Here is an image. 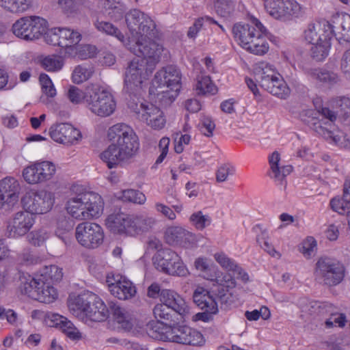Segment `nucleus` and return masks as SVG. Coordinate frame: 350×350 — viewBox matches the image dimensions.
<instances>
[{
  "label": "nucleus",
  "instance_id": "obj_1",
  "mask_svg": "<svg viewBox=\"0 0 350 350\" xmlns=\"http://www.w3.org/2000/svg\"><path fill=\"white\" fill-rule=\"evenodd\" d=\"M107 137L110 145L100 154V159L109 169L129 163L139 149V138L135 131L125 124L110 127Z\"/></svg>",
  "mask_w": 350,
  "mask_h": 350
},
{
  "label": "nucleus",
  "instance_id": "obj_2",
  "mask_svg": "<svg viewBox=\"0 0 350 350\" xmlns=\"http://www.w3.org/2000/svg\"><path fill=\"white\" fill-rule=\"evenodd\" d=\"M211 291L202 286H198L193 294V302L199 308H207L212 312H217V301L221 304L230 305L234 302L231 291L237 283L230 273H221L215 279Z\"/></svg>",
  "mask_w": 350,
  "mask_h": 350
},
{
  "label": "nucleus",
  "instance_id": "obj_3",
  "mask_svg": "<svg viewBox=\"0 0 350 350\" xmlns=\"http://www.w3.org/2000/svg\"><path fill=\"white\" fill-rule=\"evenodd\" d=\"M250 24L237 23L232 29L234 40L244 49L257 55L267 53L269 45L264 36L267 29L256 18L252 17Z\"/></svg>",
  "mask_w": 350,
  "mask_h": 350
},
{
  "label": "nucleus",
  "instance_id": "obj_4",
  "mask_svg": "<svg viewBox=\"0 0 350 350\" xmlns=\"http://www.w3.org/2000/svg\"><path fill=\"white\" fill-rule=\"evenodd\" d=\"M109 314L123 330L130 331L133 328V318L129 312L112 301L108 302L107 307L98 296L96 301L90 304L84 315L92 321L100 322L107 319Z\"/></svg>",
  "mask_w": 350,
  "mask_h": 350
},
{
  "label": "nucleus",
  "instance_id": "obj_5",
  "mask_svg": "<svg viewBox=\"0 0 350 350\" xmlns=\"http://www.w3.org/2000/svg\"><path fill=\"white\" fill-rule=\"evenodd\" d=\"M101 196L94 192H84L71 198L66 203L67 212L79 220L98 217L103 211Z\"/></svg>",
  "mask_w": 350,
  "mask_h": 350
},
{
  "label": "nucleus",
  "instance_id": "obj_6",
  "mask_svg": "<svg viewBox=\"0 0 350 350\" xmlns=\"http://www.w3.org/2000/svg\"><path fill=\"white\" fill-rule=\"evenodd\" d=\"M154 70L153 61L146 58L135 57L131 61L124 74V86L123 90L129 95L135 96L142 88L143 81Z\"/></svg>",
  "mask_w": 350,
  "mask_h": 350
},
{
  "label": "nucleus",
  "instance_id": "obj_7",
  "mask_svg": "<svg viewBox=\"0 0 350 350\" xmlns=\"http://www.w3.org/2000/svg\"><path fill=\"white\" fill-rule=\"evenodd\" d=\"M181 73L174 66H168L158 71L152 80V85L158 92L163 93L166 103H172L181 88Z\"/></svg>",
  "mask_w": 350,
  "mask_h": 350
},
{
  "label": "nucleus",
  "instance_id": "obj_8",
  "mask_svg": "<svg viewBox=\"0 0 350 350\" xmlns=\"http://www.w3.org/2000/svg\"><path fill=\"white\" fill-rule=\"evenodd\" d=\"M116 106V102L109 92L98 85L87 88L86 107L95 115L109 116L114 112Z\"/></svg>",
  "mask_w": 350,
  "mask_h": 350
},
{
  "label": "nucleus",
  "instance_id": "obj_9",
  "mask_svg": "<svg viewBox=\"0 0 350 350\" xmlns=\"http://www.w3.org/2000/svg\"><path fill=\"white\" fill-rule=\"evenodd\" d=\"M345 275L342 264L334 258L321 257L316 263L315 276L320 282L327 286L338 284Z\"/></svg>",
  "mask_w": 350,
  "mask_h": 350
},
{
  "label": "nucleus",
  "instance_id": "obj_10",
  "mask_svg": "<svg viewBox=\"0 0 350 350\" xmlns=\"http://www.w3.org/2000/svg\"><path fill=\"white\" fill-rule=\"evenodd\" d=\"M125 21L127 28L134 39L156 35V25L154 21L146 14L138 9H133L126 12Z\"/></svg>",
  "mask_w": 350,
  "mask_h": 350
},
{
  "label": "nucleus",
  "instance_id": "obj_11",
  "mask_svg": "<svg viewBox=\"0 0 350 350\" xmlns=\"http://www.w3.org/2000/svg\"><path fill=\"white\" fill-rule=\"evenodd\" d=\"M55 198L53 193L46 190L27 192L21 198L24 209L31 214H44L53 207Z\"/></svg>",
  "mask_w": 350,
  "mask_h": 350
},
{
  "label": "nucleus",
  "instance_id": "obj_12",
  "mask_svg": "<svg viewBox=\"0 0 350 350\" xmlns=\"http://www.w3.org/2000/svg\"><path fill=\"white\" fill-rule=\"evenodd\" d=\"M271 68L259 66L256 72V80L260 83L262 88L271 94L280 98H286L290 94V89L285 81L281 77H277L273 74Z\"/></svg>",
  "mask_w": 350,
  "mask_h": 350
},
{
  "label": "nucleus",
  "instance_id": "obj_13",
  "mask_svg": "<svg viewBox=\"0 0 350 350\" xmlns=\"http://www.w3.org/2000/svg\"><path fill=\"white\" fill-rule=\"evenodd\" d=\"M75 237L78 243L83 247L95 249L103 243L104 231L100 225L85 221L77 226Z\"/></svg>",
  "mask_w": 350,
  "mask_h": 350
},
{
  "label": "nucleus",
  "instance_id": "obj_14",
  "mask_svg": "<svg viewBox=\"0 0 350 350\" xmlns=\"http://www.w3.org/2000/svg\"><path fill=\"white\" fill-rule=\"evenodd\" d=\"M129 107L136 114L137 118L145 122L154 129H162L165 124L163 112L151 103H134L129 101Z\"/></svg>",
  "mask_w": 350,
  "mask_h": 350
},
{
  "label": "nucleus",
  "instance_id": "obj_15",
  "mask_svg": "<svg viewBox=\"0 0 350 350\" xmlns=\"http://www.w3.org/2000/svg\"><path fill=\"white\" fill-rule=\"evenodd\" d=\"M20 185L12 177H6L0 181V208L8 213L18 206Z\"/></svg>",
  "mask_w": 350,
  "mask_h": 350
},
{
  "label": "nucleus",
  "instance_id": "obj_16",
  "mask_svg": "<svg viewBox=\"0 0 350 350\" xmlns=\"http://www.w3.org/2000/svg\"><path fill=\"white\" fill-rule=\"evenodd\" d=\"M269 14L275 18L283 16H297L301 12L300 5L295 0H263Z\"/></svg>",
  "mask_w": 350,
  "mask_h": 350
},
{
  "label": "nucleus",
  "instance_id": "obj_17",
  "mask_svg": "<svg viewBox=\"0 0 350 350\" xmlns=\"http://www.w3.org/2000/svg\"><path fill=\"white\" fill-rule=\"evenodd\" d=\"M50 136L55 142L72 145L81 138V133L68 123H60L51 126Z\"/></svg>",
  "mask_w": 350,
  "mask_h": 350
},
{
  "label": "nucleus",
  "instance_id": "obj_18",
  "mask_svg": "<svg viewBox=\"0 0 350 350\" xmlns=\"http://www.w3.org/2000/svg\"><path fill=\"white\" fill-rule=\"evenodd\" d=\"M334 27L332 24L325 20L310 23L304 31L305 40L311 44L323 42V37L331 40L334 34Z\"/></svg>",
  "mask_w": 350,
  "mask_h": 350
},
{
  "label": "nucleus",
  "instance_id": "obj_19",
  "mask_svg": "<svg viewBox=\"0 0 350 350\" xmlns=\"http://www.w3.org/2000/svg\"><path fill=\"white\" fill-rule=\"evenodd\" d=\"M34 221V217L26 211L15 213L8 225L9 237H16L25 235L31 228Z\"/></svg>",
  "mask_w": 350,
  "mask_h": 350
},
{
  "label": "nucleus",
  "instance_id": "obj_20",
  "mask_svg": "<svg viewBox=\"0 0 350 350\" xmlns=\"http://www.w3.org/2000/svg\"><path fill=\"white\" fill-rule=\"evenodd\" d=\"M155 37H140L135 38V45L133 48V53L137 57L146 58L148 61H153L156 64V57L159 56V46L152 38Z\"/></svg>",
  "mask_w": 350,
  "mask_h": 350
},
{
  "label": "nucleus",
  "instance_id": "obj_21",
  "mask_svg": "<svg viewBox=\"0 0 350 350\" xmlns=\"http://www.w3.org/2000/svg\"><path fill=\"white\" fill-rule=\"evenodd\" d=\"M165 242L170 245H180L188 247L196 241L193 234L178 226H172L166 229L164 234Z\"/></svg>",
  "mask_w": 350,
  "mask_h": 350
},
{
  "label": "nucleus",
  "instance_id": "obj_22",
  "mask_svg": "<svg viewBox=\"0 0 350 350\" xmlns=\"http://www.w3.org/2000/svg\"><path fill=\"white\" fill-rule=\"evenodd\" d=\"M105 225L114 234L129 235L131 215L122 212L110 214L105 219Z\"/></svg>",
  "mask_w": 350,
  "mask_h": 350
},
{
  "label": "nucleus",
  "instance_id": "obj_23",
  "mask_svg": "<svg viewBox=\"0 0 350 350\" xmlns=\"http://www.w3.org/2000/svg\"><path fill=\"white\" fill-rule=\"evenodd\" d=\"M160 297L162 304L174 310L180 317L189 313V307L185 301L175 291L163 289Z\"/></svg>",
  "mask_w": 350,
  "mask_h": 350
},
{
  "label": "nucleus",
  "instance_id": "obj_24",
  "mask_svg": "<svg viewBox=\"0 0 350 350\" xmlns=\"http://www.w3.org/2000/svg\"><path fill=\"white\" fill-rule=\"evenodd\" d=\"M97 295L90 291H85L70 299L68 302L70 310L74 315L85 314L90 304L96 301Z\"/></svg>",
  "mask_w": 350,
  "mask_h": 350
},
{
  "label": "nucleus",
  "instance_id": "obj_25",
  "mask_svg": "<svg viewBox=\"0 0 350 350\" xmlns=\"http://www.w3.org/2000/svg\"><path fill=\"white\" fill-rule=\"evenodd\" d=\"M49 318L52 323L50 326L59 329L70 339L79 340L81 338L80 332L67 318L58 314H52Z\"/></svg>",
  "mask_w": 350,
  "mask_h": 350
},
{
  "label": "nucleus",
  "instance_id": "obj_26",
  "mask_svg": "<svg viewBox=\"0 0 350 350\" xmlns=\"http://www.w3.org/2000/svg\"><path fill=\"white\" fill-rule=\"evenodd\" d=\"M109 291L115 297L121 300L131 299L136 293L135 286L125 278L117 280L116 284H109Z\"/></svg>",
  "mask_w": 350,
  "mask_h": 350
},
{
  "label": "nucleus",
  "instance_id": "obj_27",
  "mask_svg": "<svg viewBox=\"0 0 350 350\" xmlns=\"http://www.w3.org/2000/svg\"><path fill=\"white\" fill-rule=\"evenodd\" d=\"M178 255L170 248L159 250L154 256V264L157 269L167 273L168 268L172 267V264L178 260Z\"/></svg>",
  "mask_w": 350,
  "mask_h": 350
},
{
  "label": "nucleus",
  "instance_id": "obj_28",
  "mask_svg": "<svg viewBox=\"0 0 350 350\" xmlns=\"http://www.w3.org/2000/svg\"><path fill=\"white\" fill-rule=\"evenodd\" d=\"M156 224V219L152 217L144 215H131V225L129 228V236H135L139 233L151 230Z\"/></svg>",
  "mask_w": 350,
  "mask_h": 350
},
{
  "label": "nucleus",
  "instance_id": "obj_29",
  "mask_svg": "<svg viewBox=\"0 0 350 350\" xmlns=\"http://www.w3.org/2000/svg\"><path fill=\"white\" fill-rule=\"evenodd\" d=\"M215 258L217 262L224 268L227 269L228 271H232L234 275H231L234 280L235 277L237 279H241L243 282H246L249 280V276L243 269L240 267L235 262L224 254H216ZM232 275L231 273H230Z\"/></svg>",
  "mask_w": 350,
  "mask_h": 350
},
{
  "label": "nucleus",
  "instance_id": "obj_30",
  "mask_svg": "<svg viewBox=\"0 0 350 350\" xmlns=\"http://www.w3.org/2000/svg\"><path fill=\"white\" fill-rule=\"evenodd\" d=\"M96 29L102 34L113 37L123 44H125L126 39L120 29L113 23L98 18L94 22Z\"/></svg>",
  "mask_w": 350,
  "mask_h": 350
},
{
  "label": "nucleus",
  "instance_id": "obj_31",
  "mask_svg": "<svg viewBox=\"0 0 350 350\" xmlns=\"http://www.w3.org/2000/svg\"><path fill=\"white\" fill-rule=\"evenodd\" d=\"M153 313L158 321L167 327L175 325L176 321L179 320L178 318L175 319L176 317L180 316L178 312L162 303L154 306Z\"/></svg>",
  "mask_w": 350,
  "mask_h": 350
},
{
  "label": "nucleus",
  "instance_id": "obj_32",
  "mask_svg": "<svg viewBox=\"0 0 350 350\" xmlns=\"http://www.w3.org/2000/svg\"><path fill=\"white\" fill-rule=\"evenodd\" d=\"M336 105L338 109L336 112L330 110L329 108L322 107L320 113L331 122H334L336 119L337 114L345 116L350 113V98L342 97L336 100Z\"/></svg>",
  "mask_w": 350,
  "mask_h": 350
},
{
  "label": "nucleus",
  "instance_id": "obj_33",
  "mask_svg": "<svg viewBox=\"0 0 350 350\" xmlns=\"http://www.w3.org/2000/svg\"><path fill=\"white\" fill-rule=\"evenodd\" d=\"M21 284L19 288L23 294L27 295L30 298L35 299L38 297V292L43 285V281L36 280L31 275L20 278Z\"/></svg>",
  "mask_w": 350,
  "mask_h": 350
},
{
  "label": "nucleus",
  "instance_id": "obj_34",
  "mask_svg": "<svg viewBox=\"0 0 350 350\" xmlns=\"http://www.w3.org/2000/svg\"><path fill=\"white\" fill-rule=\"evenodd\" d=\"M60 47L73 50L74 47L81 40L79 32L69 28H59Z\"/></svg>",
  "mask_w": 350,
  "mask_h": 350
},
{
  "label": "nucleus",
  "instance_id": "obj_35",
  "mask_svg": "<svg viewBox=\"0 0 350 350\" xmlns=\"http://www.w3.org/2000/svg\"><path fill=\"white\" fill-rule=\"evenodd\" d=\"M308 75L327 85H333L339 81L336 73L323 69L310 68L306 70Z\"/></svg>",
  "mask_w": 350,
  "mask_h": 350
},
{
  "label": "nucleus",
  "instance_id": "obj_36",
  "mask_svg": "<svg viewBox=\"0 0 350 350\" xmlns=\"http://www.w3.org/2000/svg\"><path fill=\"white\" fill-rule=\"evenodd\" d=\"M330 206L333 211L339 214L344 215L350 210V183H345L342 198H334L330 201Z\"/></svg>",
  "mask_w": 350,
  "mask_h": 350
},
{
  "label": "nucleus",
  "instance_id": "obj_37",
  "mask_svg": "<svg viewBox=\"0 0 350 350\" xmlns=\"http://www.w3.org/2000/svg\"><path fill=\"white\" fill-rule=\"evenodd\" d=\"M337 21L334 22L336 23L337 26L334 25V29L338 31V33L340 34L336 39L341 44L342 41L349 42H350V15L348 14H344L341 16H338L336 18Z\"/></svg>",
  "mask_w": 350,
  "mask_h": 350
},
{
  "label": "nucleus",
  "instance_id": "obj_38",
  "mask_svg": "<svg viewBox=\"0 0 350 350\" xmlns=\"http://www.w3.org/2000/svg\"><path fill=\"white\" fill-rule=\"evenodd\" d=\"M169 327L170 328V331L168 332L167 337L170 341L187 345L188 339L187 336L189 333V330H190V327L178 325L177 321H176L175 325H172Z\"/></svg>",
  "mask_w": 350,
  "mask_h": 350
},
{
  "label": "nucleus",
  "instance_id": "obj_39",
  "mask_svg": "<svg viewBox=\"0 0 350 350\" xmlns=\"http://www.w3.org/2000/svg\"><path fill=\"white\" fill-rule=\"evenodd\" d=\"M31 18L29 16H23L18 19L12 25V31L13 33L18 38L23 40H30V27Z\"/></svg>",
  "mask_w": 350,
  "mask_h": 350
},
{
  "label": "nucleus",
  "instance_id": "obj_40",
  "mask_svg": "<svg viewBox=\"0 0 350 350\" xmlns=\"http://www.w3.org/2000/svg\"><path fill=\"white\" fill-rule=\"evenodd\" d=\"M31 31H30V40L38 39L41 36H44L48 28L47 21L40 16H31Z\"/></svg>",
  "mask_w": 350,
  "mask_h": 350
},
{
  "label": "nucleus",
  "instance_id": "obj_41",
  "mask_svg": "<svg viewBox=\"0 0 350 350\" xmlns=\"http://www.w3.org/2000/svg\"><path fill=\"white\" fill-rule=\"evenodd\" d=\"M324 41L312 44L310 49V55L313 59L317 62L324 60L328 55L331 46V40L323 37Z\"/></svg>",
  "mask_w": 350,
  "mask_h": 350
},
{
  "label": "nucleus",
  "instance_id": "obj_42",
  "mask_svg": "<svg viewBox=\"0 0 350 350\" xmlns=\"http://www.w3.org/2000/svg\"><path fill=\"white\" fill-rule=\"evenodd\" d=\"M196 83V90L198 94H215L217 92V88L213 83L209 76L200 75L198 76Z\"/></svg>",
  "mask_w": 350,
  "mask_h": 350
},
{
  "label": "nucleus",
  "instance_id": "obj_43",
  "mask_svg": "<svg viewBox=\"0 0 350 350\" xmlns=\"http://www.w3.org/2000/svg\"><path fill=\"white\" fill-rule=\"evenodd\" d=\"M214 7L217 15L228 18L233 13L234 5L232 0H215Z\"/></svg>",
  "mask_w": 350,
  "mask_h": 350
},
{
  "label": "nucleus",
  "instance_id": "obj_44",
  "mask_svg": "<svg viewBox=\"0 0 350 350\" xmlns=\"http://www.w3.org/2000/svg\"><path fill=\"white\" fill-rule=\"evenodd\" d=\"M297 305L301 310L302 317H312L317 314L319 306L318 301L310 300L306 297L300 298Z\"/></svg>",
  "mask_w": 350,
  "mask_h": 350
},
{
  "label": "nucleus",
  "instance_id": "obj_45",
  "mask_svg": "<svg viewBox=\"0 0 350 350\" xmlns=\"http://www.w3.org/2000/svg\"><path fill=\"white\" fill-rule=\"evenodd\" d=\"M41 65L48 72H57L62 69L64 62L59 56L48 55L42 59Z\"/></svg>",
  "mask_w": 350,
  "mask_h": 350
},
{
  "label": "nucleus",
  "instance_id": "obj_46",
  "mask_svg": "<svg viewBox=\"0 0 350 350\" xmlns=\"http://www.w3.org/2000/svg\"><path fill=\"white\" fill-rule=\"evenodd\" d=\"M57 296L56 290L53 286L46 285L43 282V285H42L41 288L39 289L38 297H36L35 300L42 303H50L55 300Z\"/></svg>",
  "mask_w": 350,
  "mask_h": 350
},
{
  "label": "nucleus",
  "instance_id": "obj_47",
  "mask_svg": "<svg viewBox=\"0 0 350 350\" xmlns=\"http://www.w3.org/2000/svg\"><path fill=\"white\" fill-rule=\"evenodd\" d=\"M38 163L25 167L23 171V176L29 184L42 183Z\"/></svg>",
  "mask_w": 350,
  "mask_h": 350
},
{
  "label": "nucleus",
  "instance_id": "obj_48",
  "mask_svg": "<svg viewBox=\"0 0 350 350\" xmlns=\"http://www.w3.org/2000/svg\"><path fill=\"white\" fill-rule=\"evenodd\" d=\"M121 193L120 198L124 202L143 204L146 201L145 195L139 190L126 189L122 191Z\"/></svg>",
  "mask_w": 350,
  "mask_h": 350
},
{
  "label": "nucleus",
  "instance_id": "obj_49",
  "mask_svg": "<svg viewBox=\"0 0 350 350\" xmlns=\"http://www.w3.org/2000/svg\"><path fill=\"white\" fill-rule=\"evenodd\" d=\"M39 172L42 182L50 180L55 173V166L50 161H42L38 163Z\"/></svg>",
  "mask_w": 350,
  "mask_h": 350
},
{
  "label": "nucleus",
  "instance_id": "obj_50",
  "mask_svg": "<svg viewBox=\"0 0 350 350\" xmlns=\"http://www.w3.org/2000/svg\"><path fill=\"white\" fill-rule=\"evenodd\" d=\"M87 89L83 92L81 90L75 86H71L67 92L69 100L73 104H79L81 102L86 104Z\"/></svg>",
  "mask_w": 350,
  "mask_h": 350
},
{
  "label": "nucleus",
  "instance_id": "obj_51",
  "mask_svg": "<svg viewBox=\"0 0 350 350\" xmlns=\"http://www.w3.org/2000/svg\"><path fill=\"white\" fill-rule=\"evenodd\" d=\"M190 221L198 230L204 229L206 226H209L211 222L210 217L208 215H204L202 211H198L193 213L190 217Z\"/></svg>",
  "mask_w": 350,
  "mask_h": 350
},
{
  "label": "nucleus",
  "instance_id": "obj_52",
  "mask_svg": "<svg viewBox=\"0 0 350 350\" xmlns=\"http://www.w3.org/2000/svg\"><path fill=\"white\" fill-rule=\"evenodd\" d=\"M313 129L319 134L323 135L326 139H332L336 144H341V137L338 135H334L332 131L322 126L320 122H315L313 124Z\"/></svg>",
  "mask_w": 350,
  "mask_h": 350
},
{
  "label": "nucleus",
  "instance_id": "obj_53",
  "mask_svg": "<svg viewBox=\"0 0 350 350\" xmlns=\"http://www.w3.org/2000/svg\"><path fill=\"white\" fill-rule=\"evenodd\" d=\"M39 80L42 92L48 96L54 97L56 95V90L49 76L46 74L42 73L40 75Z\"/></svg>",
  "mask_w": 350,
  "mask_h": 350
},
{
  "label": "nucleus",
  "instance_id": "obj_54",
  "mask_svg": "<svg viewBox=\"0 0 350 350\" xmlns=\"http://www.w3.org/2000/svg\"><path fill=\"white\" fill-rule=\"evenodd\" d=\"M29 242L35 245H41L48 238V234L45 229L33 230L28 235Z\"/></svg>",
  "mask_w": 350,
  "mask_h": 350
},
{
  "label": "nucleus",
  "instance_id": "obj_55",
  "mask_svg": "<svg viewBox=\"0 0 350 350\" xmlns=\"http://www.w3.org/2000/svg\"><path fill=\"white\" fill-rule=\"evenodd\" d=\"M91 75V72L82 66H77L72 72V80L75 83H81L88 80Z\"/></svg>",
  "mask_w": 350,
  "mask_h": 350
},
{
  "label": "nucleus",
  "instance_id": "obj_56",
  "mask_svg": "<svg viewBox=\"0 0 350 350\" xmlns=\"http://www.w3.org/2000/svg\"><path fill=\"white\" fill-rule=\"evenodd\" d=\"M33 0H14L12 14H23L33 7Z\"/></svg>",
  "mask_w": 350,
  "mask_h": 350
},
{
  "label": "nucleus",
  "instance_id": "obj_57",
  "mask_svg": "<svg viewBox=\"0 0 350 350\" xmlns=\"http://www.w3.org/2000/svg\"><path fill=\"white\" fill-rule=\"evenodd\" d=\"M166 273L172 275L184 277L187 275L189 271L179 257L178 260H176V263L172 264L171 268H168V271Z\"/></svg>",
  "mask_w": 350,
  "mask_h": 350
},
{
  "label": "nucleus",
  "instance_id": "obj_58",
  "mask_svg": "<svg viewBox=\"0 0 350 350\" xmlns=\"http://www.w3.org/2000/svg\"><path fill=\"white\" fill-rule=\"evenodd\" d=\"M199 130L207 137L213 135L215 124L209 117H203L198 124Z\"/></svg>",
  "mask_w": 350,
  "mask_h": 350
},
{
  "label": "nucleus",
  "instance_id": "obj_59",
  "mask_svg": "<svg viewBox=\"0 0 350 350\" xmlns=\"http://www.w3.org/2000/svg\"><path fill=\"white\" fill-rule=\"evenodd\" d=\"M44 38L47 44L60 47L59 28H52L50 29L47 28L46 33L44 35Z\"/></svg>",
  "mask_w": 350,
  "mask_h": 350
},
{
  "label": "nucleus",
  "instance_id": "obj_60",
  "mask_svg": "<svg viewBox=\"0 0 350 350\" xmlns=\"http://www.w3.org/2000/svg\"><path fill=\"white\" fill-rule=\"evenodd\" d=\"M317 247V241L312 237H308L301 243L299 251L306 257H310Z\"/></svg>",
  "mask_w": 350,
  "mask_h": 350
},
{
  "label": "nucleus",
  "instance_id": "obj_61",
  "mask_svg": "<svg viewBox=\"0 0 350 350\" xmlns=\"http://www.w3.org/2000/svg\"><path fill=\"white\" fill-rule=\"evenodd\" d=\"M187 338H188L187 342V345L200 346L204 343L202 334L198 330L191 327H190V330H189Z\"/></svg>",
  "mask_w": 350,
  "mask_h": 350
},
{
  "label": "nucleus",
  "instance_id": "obj_62",
  "mask_svg": "<svg viewBox=\"0 0 350 350\" xmlns=\"http://www.w3.org/2000/svg\"><path fill=\"white\" fill-rule=\"evenodd\" d=\"M293 170L291 165H285L282 168H278V171L273 172L270 174L271 178H273L275 181H278L280 184H283L285 177L288 175Z\"/></svg>",
  "mask_w": 350,
  "mask_h": 350
},
{
  "label": "nucleus",
  "instance_id": "obj_63",
  "mask_svg": "<svg viewBox=\"0 0 350 350\" xmlns=\"http://www.w3.org/2000/svg\"><path fill=\"white\" fill-rule=\"evenodd\" d=\"M234 171V167L230 165H224L221 166L217 172V181L219 183L225 181L227 179L228 175H232Z\"/></svg>",
  "mask_w": 350,
  "mask_h": 350
},
{
  "label": "nucleus",
  "instance_id": "obj_64",
  "mask_svg": "<svg viewBox=\"0 0 350 350\" xmlns=\"http://www.w3.org/2000/svg\"><path fill=\"white\" fill-rule=\"evenodd\" d=\"M340 68L346 77L350 78V49L343 53Z\"/></svg>",
  "mask_w": 350,
  "mask_h": 350
}]
</instances>
